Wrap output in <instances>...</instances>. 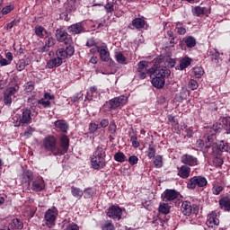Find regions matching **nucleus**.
<instances>
[{"mask_svg":"<svg viewBox=\"0 0 230 230\" xmlns=\"http://www.w3.org/2000/svg\"><path fill=\"white\" fill-rule=\"evenodd\" d=\"M220 121L214 123L210 128H205V136L207 137L206 148H209L215 143L217 134L222 132L223 128L226 134H230V121L227 117L221 119Z\"/></svg>","mask_w":230,"mask_h":230,"instance_id":"obj_1","label":"nucleus"},{"mask_svg":"<svg viewBox=\"0 0 230 230\" xmlns=\"http://www.w3.org/2000/svg\"><path fill=\"white\" fill-rule=\"evenodd\" d=\"M107 149L103 146H98L95 148V151L93 153V155L90 157L91 166L93 170H102L107 166Z\"/></svg>","mask_w":230,"mask_h":230,"instance_id":"obj_2","label":"nucleus"},{"mask_svg":"<svg viewBox=\"0 0 230 230\" xmlns=\"http://www.w3.org/2000/svg\"><path fill=\"white\" fill-rule=\"evenodd\" d=\"M127 102H128V98L125 95L114 97L104 103L103 109L105 112H112V111L125 107Z\"/></svg>","mask_w":230,"mask_h":230,"instance_id":"obj_3","label":"nucleus"},{"mask_svg":"<svg viewBox=\"0 0 230 230\" xmlns=\"http://www.w3.org/2000/svg\"><path fill=\"white\" fill-rule=\"evenodd\" d=\"M171 73L172 72L168 68L159 69L157 75H155L151 81L153 87H155L156 89H163L164 87V84H166V77L170 76Z\"/></svg>","mask_w":230,"mask_h":230,"instance_id":"obj_4","label":"nucleus"},{"mask_svg":"<svg viewBox=\"0 0 230 230\" xmlns=\"http://www.w3.org/2000/svg\"><path fill=\"white\" fill-rule=\"evenodd\" d=\"M181 212L185 217H190L191 213L197 215V213H199V205L195 203L194 199L182 201Z\"/></svg>","mask_w":230,"mask_h":230,"instance_id":"obj_5","label":"nucleus"},{"mask_svg":"<svg viewBox=\"0 0 230 230\" xmlns=\"http://www.w3.org/2000/svg\"><path fill=\"white\" fill-rule=\"evenodd\" d=\"M57 217H58V209L57 207H52L49 208L44 215L45 226L51 229L55 227V222H57Z\"/></svg>","mask_w":230,"mask_h":230,"instance_id":"obj_6","label":"nucleus"},{"mask_svg":"<svg viewBox=\"0 0 230 230\" xmlns=\"http://www.w3.org/2000/svg\"><path fill=\"white\" fill-rule=\"evenodd\" d=\"M208 186V179L202 175L193 176L187 182L188 190H195V188H206Z\"/></svg>","mask_w":230,"mask_h":230,"instance_id":"obj_7","label":"nucleus"},{"mask_svg":"<svg viewBox=\"0 0 230 230\" xmlns=\"http://www.w3.org/2000/svg\"><path fill=\"white\" fill-rule=\"evenodd\" d=\"M69 150V137L66 134H62L59 137V147L58 146V150L56 153H54V156H60L65 155V154H67V151Z\"/></svg>","mask_w":230,"mask_h":230,"instance_id":"obj_8","label":"nucleus"},{"mask_svg":"<svg viewBox=\"0 0 230 230\" xmlns=\"http://www.w3.org/2000/svg\"><path fill=\"white\" fill-rule=\"evenodd\" d=\"M43 146L47 152H51L53 155H55L57 150H58V145L57 142V137L52 135L47 136L43 139Z\"/></svg>","mask_w":230,"mask_h":230,"instance_id":"obj_9","label":"nucleus"},{"mask_svg":"<svg viewBox=\"0 0 230 230\" xmlns=\"http://www.w3.org/2000/svg\"><path fill=\"white\" fill-rule=\"evenodd\" d=\"M16 93H19V84H14L13 86L8 87L4 92V103L7 107L12 106V96L15 94Z\"/></svg>","mask_w":230,"mask_h":230,"instance_id":"obj_10","label":"nucleus"},{"mask_svg":"<svg viewBox=\"0 0 230 230\" xmlns=\"http://www.w3.org/2000/svg\"><path fill=\"white\" fill-rule=\"evenodd\" d=\"M55 37L58 42H64V44H73V39L71 36H69V33L64 28L57 29Z\"/></svg>","mask_w":230,"mask_h":230,"instance_id":"obj_11","label":"nucleus"},{"mask_svg":"<svg viewBox=\"0 0 230 230\" xmlns=\"http://www.w3.org/2000/svg\"><path fill=\"white\" fill-rule=\"evenodd\" d=\"M106 215L109 218L113 220H121L123 215V209L118 205H111L107 210Z\"/></svg>","mask_w":230,"mask_h":230,"instance_id":"obj_12","label":"nucleus"},{"mask_svg":"<svg viewBox=\"0 0 230 230\" xmlns=\"http://www.w3.org/2000/svg\"><path fill=\"white\" fill-rule=\"evenodd\" d=\"M57 57H61V58H67L68 57H73L75 55V47L70 44H65V47L58 49L56 51Z\"/></svg>","mask_w":230,"mask_h":230,"instance_id":"obj_13","label":"nucleus"},{"mask_svg":"<svg viewBox=\"0 0 230 230\" xmlns=\"http://www.w3.org/2000/svg\"><path fill=\"white\" fill-rule=\"evenodd\" d=\"M181 197V192L177 191L175 189H166L164 191L162 199L164 202H172V200H177Z\"/></svg>","mask_w":230,"mask_h":230,"instance_id":"obj_14","label":"nucleus"},{"mask_svg":"<svg viewBox=\"0 0 230 230\" xmlns=\"http://www.w3.org/2000/svg\"><path fill=\"white\" fill-rule=\"evenodd\" d=\"M181 163L185 166H199V158L192 155L185 154L181 157Z\"/></svg>","mask_w":230,"mask_h":230,"instance_id":"obj_15","label":"nucleus"},{"mask_svg":"<svg viewBox=\"0 0 230 230\" xmlns=\"http://www.w3.org/2000/svg\"><path fill=\"white\" fill-rule=\"evenodd\" d=\"M67 31L70 35H80V33H85V25L83 22H76L68 26Z\"/></svg>","mask_w":230,"mask_h":230,"instance_id":"obj_16","label":"nucleus"},{"mask_svg":"<svg viewBox=\"0 0 230 230\" xmlns=\"http://www.w3.org/2000/svg\"><path fill=\"white\" fill-rule=\"evenodd\" d=\"M31 121V110L28 108L22 109V114L19 116L18 122L20 125H28Z\"/></svg>","mask_w":230,"mask_h":230,"instance_id":"obj_17","label":"nucleus"},{"mask_svg":"<svg viewBox=\"0 0 230 230\" xmlns=\"http://www.w3.org/2000/svg\"><path fill=\"white\" fill-rule=\"evenodd\" d=\"M81 1L82 0H66L64 3L65 11L71 13H73V12H76V8L80 6Z\"/></svg>","mask_w":230,"mask_h":230,"instance_id":"obj_18","label":"nucleus"},{"mask_svg":"<svg viewBox=\"0 0 230 230\" xmlns=\"http://www.w3.org/2000/svg\"><path fill=\"white\" fill-rule=\"evenodd\" d=\"M44 188H46V182L42 177H37L32 181V191L40 192Z\"/></svg>","mask_w":230,"mask_h":230,"instance_id":"obj_19","label":"nucleus"},{"mask_svg":"<svg viewBox=\"0 0 230 230\" xmlns=\"http://www.w3.org/2000/svg\"><path fill=\"white\" fill-rule=\"evenodd\" d=\"M22 227H24V223H22V221H21L19 218H13L8 223V226H5V228H0V230H21Z\"/></svg>","mask_w":230,"mask_h":230,"instance_id":"obj_20","label":"nucleus"},{"mask_svg":"<svg viewBox=\"0 0 230 230\" xmlns=\"http://www.w3.org/2000/svg\"><path fill=\"white\" fill-rule=\"evenodd\" d=\"M145 26H146V21H145V19L143 18H135L132 20L131 24H129L128 28H130V30H138L141 31L145 28Z\"/></svg>","mask_w":230,"mask_h":230,"instance_id":"obj_21","label":"nucleus"},{"mask_svg":"<svg viewBox=\"0 0 230 230\" xmlns=\"http://www.w3.org/2000/svg\"><path fill=\"white\" fill-rule=\"evenodd\" d=\"M54 127L62 134H67V130H69V124L65 119H58L54 122Z\"/></svg>","mask_w":230,"mask_h":230,"instance_id":"obj_22","label":"nucleus"},{"mask_svg":"<svg viewBox=\"0 0 230 230\" xmlns=\"http://www.w3.org/2000/svg\"><path fill=\"white\" fill-rule=\"evenodd\" d=\"M177 170V175L181 179H188L191 173V168H190L188 165L183 164L181 167H178Z\"/></svg>","mask_w":230,"mask_h":230,"instance_id":"obj_23","label":"nucleus"},{"mask_svg":"<svg viewBox=\"0 0 230 230\" xmlns=\"http://www.w3.org/2000/svg\"><path fill=\"white\" fill-rule=\"evenodd\" d=\"M64 58L60 56H57V58H54L52 59H49L47 62V67L49 69H54V67H60V65L63 64Z\"/></svg>","mask_w":230,"mask_h":230,"instance_id":"obj_24","label":"nucleus"},{"mask_svg":"<svg viewBox=\"0 0 230 230\" xmlns=\"http://www.w3.org/2000/svg\"><path fill=\"white\" fill-rule=\"evenodd\" d=\"M97 51L100 54V58L102 62H109L111 58V53L107 47H97Z\"/></svg>","mask_w":230,"mask_h":230,"instance_id":"obj_25","label":"nucleus"},{"mask_svg":"<svg viewBox=\"0 0 230 230\" xmlns=\"http://www.w3.org/2000/svg\"><path fill=\"white\" fill-rule=\"evenodd\" d=\"M219 208L223 211H230V198L224 196L219 199Z\"/></svg>","mask_w":230,"mask_h":230,"instance_id":"obj_26","label":"nucleus"},{"mask_svg":"<svg viewBox=\"0 0 230 230\" xmlns=\"http://www.w3.org/2000/svg\"><path fill=\"white\" fill-rule=\"evenodd\" d=\"M217 215L216 212H212L210 215L208 216L207 219V226L209 227H213V226H218L220 224V220L217 218Z\"/></svg>","mask_w":230,"mask_h":230,"instance_id":"obj_27","label":"nucleus"},{"mask_svg":"<svg viewBox=\"0 0 230 230\" xmlns=\"http://www.w3.org/2000/svg\"><path fill=\"white\" fill-rule=\"evenodd\" d=\"M174 31L177 35H186V25L182 22H174Z\"/></svg>","mask_w":230,"mask_h":230,"instance_id":"obj_28","label":"nucleus"},{"mask_svg":"<svg viewBox=\"0 0 230 230\" xmlns=\"http://www.w3.org/2000/svg\"><path fill=\"white\" fill-rule=\"evenodd\" d=\"M34 33L39 39H44L48 35V31L42 25H36L34 28Z\"/></svg>","mask_w":230,"mask_h":230,"instance_id":"obj_29","label":"nucleus"},{"mask_svg":"<svg viewBox=\"0 0 230 230\" xmlns=\"http://www.w3.org/2000/svg\"><path fill=\"white\" fill-rule=\"evenodd\" d=\"M156 146L155 144H154V141H151L149 143L147 151H146V155L148 157V159H154V157H155V154L157 152V150L155 149Z\"/></svg>","mask_w":230,"mask_h":230,"instance_id":"obj_30","label":"nucleus"},{"mask_svg":"<svg viewBox=\"0 0 230 230\" xmlns=\"http://www.w3.org/2000/svg\"><path fill=\"white\" fill-rule=\"evenodd\" d=\"M183 42L185 43V46L189 49L195 48L197 46V39L193 36H188L183 39Z\"/></svg>","mask_w":230,"mask_h":230,"instance_id":"obj_31","label":"nucleus"},{"mask_svg":"<svg viewBox=\"0 0 230 230\" xmlns=\"http://www.w3.org/2000/svg\"><path fill=\"white\" fill-rule=\"evenodd\" d=\"M71 193L75 199H82L84 197V190L75 185L71 186Z\"/></svg>","mask_w":230,"mask_h":230,"instance_id":"obj_32","label":"nucleus"},{"mask_svg":"<svg viewBox=\"0 0 230 230\" xmlns=\"http://www.w3.org/2000/svg\"><path fill=\"white\" fill-rule=\"evenodd\" d=\"M170 209H172V207L168 203H160L158 207L159 213H162V215H168L170 213Z\"/></svg>","mask_w":230,"mask_h":230,"instance_id":"obj_33","label":"nucleus"},{"mask_svg":"<svg viewBox=\"0 0 230 230\" xmlns=\"http://www.w3.org/2000/svg\"><path fill=\"white\" fill-rule=\"evenodd\" d=\"M208 56L212 62H218V58H220V52L216 49H210L208 50Z\"/></svg>","mask_w":230,"mask_h":230,"instance_id":"obj_34","label":"nucleus"},{"mask_svg":"<svg viewBox=\"0 0 230 230\" xmlns=\"http://www.w3.org/2000/svg\"><path fill=\"white\" fill-rule=\"evenodd\" d=\"M190 66H191V58H190V57H185L181 60L180 69L181 71H184V69L190 67Z\"/></svg>","mask_w":230,"mask_h":230,"instance_id":"obj_35","label":"nucleus"},{"mask_svg":"<svg viewBox=\"0 0 230 230\" xmlns=\"http://www.w3.org/2000/svg\"><path fill=\"white\" fill-rule=\"evenodd\" d=\"M95 193H96V190H94L91 187L84 189L83 191V195H84V199H93V197H94Z\"/></svg>","mask_w":230,"mask_h":230,"instance_id":"obj_36","label":"nucleus"},{"mask_svg":"<svg viewBox=\"0 0 230 230\" xmlns=\"http://www.w3.org/2000/svg\"><path fill=\"white\" fill-rule=\"evenodd\" d=\"M113 159L117 163H125L127 161V155L123 152L119 151L114 155Z\"/></svg>","mask_w":230,"mask_h":230,"instance_id":"obj_37","label":"nucleus"},{"mask_svg":"<svg viewBox=\"0 0 230 230\" xmlns=\"http://www.w3.org/2000/svg\"><path fill=\"white\" fill-rule=\"evenodd\" d=\"M14 9H15V6L13 4H9L2 8L0 13V19H3V15H8V13L13 12V10Z\"/></svg>","mask_w":230,"mask_h":230,"instance_id":"obj_38","label":"nucleus"},{"mask_svg":"<svg viewBox=\"0 0 230 230\" xmlns=\"http://www.w3.org/2000/svg\"><path fill=\"white\" fill-rule=\"evenodd\" d=\"M217 149L218 155H220V154H222V152H227V150H229V146H227V145H226V142L224 141H220L219 144L217 145Z\"/></svg>","mask_w":230,"mask_h":230,"instance_id":"obj_39","label":"nucleus"},{"mask_svg":"<svg viewBox=\"0 0 230 230\" xmlns=\"http://www.w3.org/2000/svg\"><path fill=\"white\" fill-rule=\"evenodd\" d=\"M193 74L196 78H202L204 76V68L202 66H195Z\"/></svg>","mask_w":230,"mask_h":230,"instance_id":"obj_40","label":"nucleus"},{"mask_svg":"<svg viewBox=\"0 0 230 230\" xmlns=\"http://www.w3.org/2000/svg\"><path fill=\"white\" fill-rule=\"evenodd\" d=\"M25 93H31L35 90V82L29 81L23 85Z\"/></svg>","mask_w":230,"mask_h":230,"instance_id":"obj_41","label":"nucleus"},{"mask_svg":"<svg viewBox=\"0 0 230 230\" xmlns=\"http://www.w3.org/2000/svg\"><path fill=\"white\" fill-rule=\"evenodd\" d=\"M24 182H31L33 181V172L27 170L23 172Z\"/></svg>","mask_w":230,"mask_h":230,"instance_id":"obj_42","label":"nucleus"},{"mask_svg":"<svg viewBox=\"0 0 230 230\" xmlns=\"http://www.w3.org/2000/svg\"><path fill=\"white\" fill-rule=\"evenodd\" d=\"M87 96H90V98H87L88 100H93V98H96L98 96V87H90V92L87 93Z\"/></svg>","mask_w":230,"mask_h":230,"instance_id":"obj_43","label":"nucleus"},{"mask_svg":"<svg viewBox=\"0 0 230 230\" xmlns=\"http://www.w3.org/2000/svg\"><path fill=\"white\" fill-rule=\"evenodd\" d=\"M154 164L155 168H163V156L161 155L155 157Z\"/></svg>","mask_w":230,"mask_h":230,"instance_id":"obj_44","label":"nucleus"},{"mask_svg":"<svg viewBox=\"0 0 230 230\" xmlns=\"http://www.w3.org/2000/svg\"><path fill=\"white\" fill-rule=\"evenodd\" d=\"M115 58L118 64H127V57H125V55H123L121 52L116 54Z\"/></svg>","mask_w":230,"mask_h":230,"instance_id":"obj_45","label":"nucleus"},{"mask_svg":"<svg viewBox=\"0 0 230 230\" xmlns=\"http://www.w3.org/2000/svg\"><path fill=\"white\" fill-rule=\"evenodd\" d=\"M28 66V63H26V60L20 59L16 64V69L17 71H24L25 67Z\"/></svg>","mask_w":230,"mask_h":230,"instance_id":"obj_46","label":"nucleus"},{"mask_svg":"<svg viewBox=\"0 0 230 230\" xmlns=\"http://www.w3.org/2000/svg\"><path fill=\"white\" fill-rule=\"evenodd\" d=\"M38 105H41L43 109H49L51 107V101H46V99L41 98L38 101Z\"/></svg>","mask_w":230,"mask_h":230,"instance_id":"obj_47","label":"nucleus"},{"mask_svg":"<svg viewBox=\"0 0 230 230\" xmlns=\"http://www.w3.org/2000/svg\"><path fill=\"white\" fill-rule=\"evenodd\" d=\"M188 87L190 91H197V89H199V82L195 79H190L189 81Z\"/></svg>","mask_w":230,"mask_h":230,"instance_id":"obj_48","label":"nucleus"},{"mask_svg":"<svg viewBox=\"0 0 230 230\" xmlns=\"http://www.w3.org/2000/svg\"><path fill=\"white\" fill-rule=\"evenodd\" d=\"M148 67V61H139L137 63V71H145Z\"/></svg>","mask_w":230,"mask_h":230,"instance_id":"obj_49","label":"nucleus"},{"mask_svg":"<svg viewBox=\"0 0 230 230\" xmlns=\"http://www.w3.org/2000/svg\"><path fill=\"white\" fill-rule=\"evenodd\" d=\"M224 191V187L220 185H214L212 188V193L213 195H220Z\"/></svg>","mask_w":230,"mask_h":230,"instance_id":"obj_50","label":"nucleus"},{"mask_svg":"<svg viewBox=\"0 0 230 230\" xmlns=\"http://www.w3.org/2000/svg\"><path fill=\"white\" fill-rule=\"evenodd\" d=\"M193 13L196 17H200V15H204V8L198 5L193 9Z\"/></svg>","mask_w":230,"mask_h":230,"instance_id":"obj_51","label":"nucleus"},{"mask_svg":"<svg viewBox=\"0 0 230 230\" xmlns=\"http://www.w3.org/2000/svg\"><path fill=\"white\" fill-rule=\"evenodd\" d=\"M116 128H118V126H116V122L111 121L108 127V131L110 132V134H116Z\"/></svg>","mask_w":230,"mask_h":230,"instance_id":"obj_52","label":"nucleus"},{"mask_svg":"<svg viewBox=\"0 0 230 230\" xmlns=\"http://www.w3.org/2000/svg\"><path fill=\"white\" fill-rule=\"evenodd\" d=\"M27 103H29L30 105H39V99H37L35 95H31L28 98Z\"/></svg>","mask_w":230,"mask_h":230,"instance_id":"obj_53","label":"nucleus"},{"mask_svg":"<svg viewBox=\"0 0 230 230\" xmlns=\"http://www.w3.org/2000/svg\"><path fill=\"white\" fill-rule=\"evenodd\" d=\"M45 44L47 45V47L49 48H53V46H55L56 44V40L53 37H49L48 38V40L45 41Z\"/></svg>","mask_w":230,"mask_h":230,"instance_id":"obj_54","label":"nucleus"},{"mask_svg":"<svg viewBox=\"0 0 230 230\" xmlns=\"http://www.w3.org/2000/svg\"><path fill=\"white\" fill-rule=\"evenodd\" d=\"M104 9L106 10V13H112V12H114V4L111 3H107L104 5Z\"/></svg>","mask_w":230,"mask_h":230,"instance_id":"obj_55","label":"nucleus"},{"mask_svg":"<svg viewBox=\"0 0 230 230\" xmlns=\"http://www.w3.org/2000/svg\"><path fill=\"white\" fill-rule=\"evenodd\" d=\"M138 161H139V158H137V156L136 155H131L128 158V163L131 166L137 164Z\"/></svg>","mask_w":230,"mask_h":230,"instance_id":"obj_56","label":"nucleus"},{"mask_svg":"<svg viewBox=\"0 0 230 230\" xmlns=\"http://www.w3.org/2000/svg\"><path fill=\"white\" fill-rule=\"evenodd\" d=\"M167 119L169 122H171L172 127H175L176 125H178L177 119L175 118V116L172 114L168 115Z\"/></svg>","mask_w":230,"mask_h":230,"instance_id":"obj_57","label":"nucleus"},{"mask_svg":"<svg viewBox=\"0 0 230 230\" xmlns=\"http://www.w3.org/2000/svg\"><path fill=\"white\" fill-rule=\"evenodd\" d=\"M98 128H100V127H98V124H96V123H90V125H89V132H90V134H94V132H96L98 130Z\"/></svg>","mask_w":230,"mask_h":230,"instance_id":"obj_58","label":"nucleus"},{"mask_svg":"<svg viewBox=\"0 0 230 230\" xmlns=\"http://www.w3.org/2000/svg\"><path fill=\"white\" fill-rule=\"evenodd\" d=\"M11 64L12 63L8 59L3 58V56L0 54V66H1V67H4V66H10Z\"/></svg>","mask_w":230,"mask_h":230,"instance_id":"obj_59","label":"nucleus"},{"mask_svg":"<svg viewBox=\"0 0 230 230\" xmlns=\"http://www.w3.org/2000/svg\"><path fill=\"white\" fill-rule=\"evenodd\" d=\"M102 230H114V225L112 224V222H106L102 226Z\"/></svg>","mask_w":230,"mask_h":230,"instance_id":"obj_60","label":"nucleus"},{"mask_svg":"<svg viewBox=\"0 0 230 230\" xmlns=\"http://www.w3.org/2000/svg\"><path fill=\"white\" fill-rule=\"evenodd\" d=\"M87 48H93V46H96V40L94 38H90L86 41Z\"/></svg>","mask_w":230,"mask_h":230,"instance_id":"obj_61","label":"nucleus"},{"mask_svg":"<svg viewBox=\"0 0 230 230\" xmlns=\"http://www.w3.org/2000/svg\"><path fill=\"white\" fill-rule=\"evenodd\" d=\"M107 127H109V119H102L100 121L99 128H107Z\"/></svg>","mask_w":230,"mask_h":230,"instance_id":"obj_62","label":"nucleus"},{"mask_svg":"<svg viewBox=\"0 0 230 230\" xmlns=\"http://www.w3.org/2000/svg\"><path fill=\"white\" fill-rule=\"evenodd\" d=\"M65 230H80V226L75 223H70Z\"/></svg>","mask_w":230,"mask_h":230,"instance_id":"obj_63","label":"nucleus"},{"mask_svg":"<svg viewBox=\"0 0 230 230\" xmlns=\"http://www.w3.org/2000/svg\"><path fill=\"white\" fill-rule=\"evenodd\" d=\"M146 72L147 73V75H150L152 76V75H155V76H157V73H159V69H155V67H151L149 69H146Z\"/></svg>","mask_w":230,"mask_h":230,"instance_id":"obj_64","label":"nucleus"}]
</instances>
